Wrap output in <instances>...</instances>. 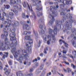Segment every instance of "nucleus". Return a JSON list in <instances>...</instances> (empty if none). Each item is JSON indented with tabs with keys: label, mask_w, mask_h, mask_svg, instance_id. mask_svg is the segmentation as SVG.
<instances>
[{
	"label": "nucleus",
	"mask_w": 76,
	"mask_h": 76,
	"mask_svg": "<svg viewBox=\"0 0 76 76\" xmlns=\"http://www.w3.org/2000/svg\"><path fill=\"white\" fill-rule=\"evenodd\" d=\"M15 28L12 29V32L10 34V37H11L10 40L12 41L11 44H12V45L16 47V46L18 45V42L15 39Z\"/></svg>",
	"instance_id": "nucleus-6"
},
{
	"label": "nucleus",
	"mask_w": 76,
	"mask_h": 76,
	"mask_svg": "<svg viewBox=\"0 0 76 76\" xmlns=\"http://www.w3.org/2000/svg\"><path fill=\"white\" fill-rule=\"evenodd\" d=\"M47 36L46 35H45L43 36V39L44 40H45V41H47L46 40V38H47Z\"/></svg>",
	"instance_id": "nucleus-37"
},
{
	"label": "nucleus",
	"mask_w": 76,
	"mask_h": 76,
	"mask_svg": "<svg viewBox=\"0 0 76 76\" xmlns=\"http://www.w3.org/2000/svg\"><path fill=\"white\" fill-rule=\"evenodd\" d=\"M12 47V53H14L15 54L16 52H17L16 49V47L14 46L13 44H11L10 45V42H7V43H2L0 45V50L2 49V51L4 50H9L10 49V48Z\"/></svg>",
	"instance_id": "nucleus-2"
},
{
	"label": "nucleus",
	"mask_w": 76,
	"mask_h": 76,
	"mask_svg": "<svg viewBox=\"0 0 76 76\" xmlns=\"http://www.w3.org/2000/svg\"><path fill=\"white\" fill-rule=\"evenodd\" d=\"M29 42H28L26 43V46L27 47H28V46H30V47H31V44H32L33 42V41L32 40V39H29Z\"/></svg>",
	"instance_id": "nucleus-11"
},
{
	"label": "nucleus",
	"mask_w": 76,
	"mask_h": 76,
	"mask_svg": "<svg viewBox=\"0 0 76 76\" xmlns=\"http://www.w3.org/2000/svg\"><path fill=\"white\" fill-rule=\"evenodd\" d=\"M18 1L20 2V0H14V1L12 0H10V5H13L15 4H18Z\"/></svg>",
	"instance_id": "nucleus-8"
},
{
	"label": "nucleus",
	"mask_w": 76,
	"mask_h": 76,
	"mask_svg": "<svg viewBox=\"0 0 76 76\" xmlns=\"http://www.w3.org/2000/svg\"><path fill=\"white\" fill-rule=\"evenodd\" d=\"M0 18L1 20H2V21H4V16L1 17Z\"/></svg>",
	"instance_id": "nucleus-36"
},
{
	"label": "nucleus",
	"mask_w": 76,
	"mask_h": 76,
	"mask_svg": "<svg viewBox=\"0 0 76 76\" xmlns=\"http://www.w3.org/2000/svg\"><path fill=\"white\" fill-rule=\"evenodd\" d=\"M7 19H6V21H4L3 22V23L4 24H6V23H8L7 25L5 26V28H7V26H8V27L10 26V24H12L11 23H10L9 22H7Z\"/></svg>",
	"instance_id": "nucleus-15"
},
{
	"label": "nucleus",
	"mask_w": 76,
	"mask_h": 76,
	"mask_svg": "<svg viewBox=\"0 0 76 76\" xmlns=\"http://www.w3.org/2000/svg\"><path fill=\"white\" fill-rule=\"evenodd\" d=\"M64 71L65 73L67 72V70L65 69H64Z\"/></svg>",
	"instance_id": "nucleus-62"
},
{
	"label": "nucleus",
	"mask_w": 76,
	"mask_h": 76,
	"mask_svg": "<svg viewBox=\"0 0 76 76\" xmlns=\"http://www.w3.org/2000/svg\"><path fill=\"white\" fill-rule=\"evenodd\" d=\"M36 14L37 15V16L38 17H40L41 16H42V12H41L38 11H37L36 12Z\"/></svg>",
	"instance_id": "nucleus-16"
},
{
	"label": "nucleus",
	"mask_w": 76,
	"mask_h": 76,
	"mask_svg": "<svg viewBox=\"0 0 76 76\" xmlns=\"http://www.w3.org/2000/svg\"><path fill=\"white\" fill-rule=\"evenodd\" d=\"M36 10H38V11H41V10H42V7H37L36 8Z\"/></svg>",
	"instance_id": "nucleus-20"
},
{
	"label": "nucleus",
	"mask_w": 76,
	"mask_h": 76,
	"mask_svg": "<svg viewBox=\"0 0 76 76\" xmlns=\"http://www.w3.org/2000/svg\"><path fill=\"white\" fill-rule=\"evenodd\" d=\"M13 12L15 13V15H17V14L18 13V12L17 10H13Z\"/></svg>",
	"instance_id": "nucleus-42"
},
{
	"label": "nucleus",
	"mask_w": 76,
	"mask_h": 76,
	"mask_svg": "<svg viewBox=\"0 0 76 76\" xmlns=\"http://www.w3.org/2000/svg\"><path fill=\"white\" fill-rule=\"evenodd\" d=\"M4 73L6 75H9V74H10V72H9V70H7L4 72Z\"/></svg>",
	"instance_id": "nucleus-25"
},
{
	"label": "nucleus",
	"mask_w": 76,
	"mask_h": 76,
	"mask_svg": "<svg viewBox=\"0 0 76 76\" xmlns=\"http://www.w3.org/2000/svg\"><path fill=\"white\" fill-rule=\"evenodd\" d=\"M4 6L6 9H9V8H10V5H4Z\"/></svg>",
	"instance_id": "nucleus-24"
},
{
	"label": "nucleus",
	"mask_w": 76,
	"mask_h": 76,
	"mask_svg": "<svg viewBox=\"0 0 76 76\" xmlns=\"http://www.w3.org/2000/svg\"><path fill=\"white\" fill-rule=\"evenodd\" d=\"M28 27V25L27 24H24L23 26V29H27V28Z\"/></svg>",
	"instance_id": "nucleus-23"
},
{
	"label": "nucleus",
	"mask_w": 76,
	"mask_h": 76,
	"mask_svg": "<svg viewBox=\"0 0 76 76\" xmlns=\"http://www.w3.org/2000/svg\"><path fill=\"white\" fill-rule=\"evenodd\" d=\"M25 39H27V40H29L31 39L30 37L28 36H26L25 37Z\"/></svg>",
	"instance_id": "nucleus-26"
},
{
	"label": "nucleus",
	"mask_w": 76,
	"mask_h": 76,
	"mask_svg": "<svg viewBox=\"0 0 76 76\" xmlns=\"http://www.w3.org/2000/svg\"><path fill=\"white\" fill-rule=\"evenodd\" d=\"M64 62L67 64V65H69V63L68 62Z\"/></svg>",
	"instance_id": "nucleus-63"
},
{
	"label": "nucleus",
	"mask_w": 76,
	"mask_h": 76,
	"mask_svg": "<svg viewBox=\"0 0 76 76\" xmlns=\"http://www.w3.org/2000/svg\"><path fill=\"white\" fill-rule=\"evenodd\" d=\"M7 55H3V56L2 57L3 58H4V59H5V57H7Z\"/></svg>",
	"instance_id": "nucleus-41"
},
{
	"label": "nucleus",
	"mask_w": 76,
	"mask_h": 76,
	"mask_svg": "<svg viewBox=\"0 0 76 76\" xmlns=\"http://www.w3.org/2000/svg\"><path fill=\"white\" fill-rule=\"evenodd\" d=\"M31 46H30H30H28L27 47H28L27 48V51H28V53H31V48H30L31 47Z\"/></svg>",
	"instance_id": "nucleus-18"
},
{
	"label": "nucleus",
	"mask_w": 76,
	"mask_h": 76,
	"mask_svg": "<svg viewBox=\"0 0 76 76\" xmlns=\"http://www.w3.org/2000/svg\"><path fill=\"white\" fill-rule=\"evenodd\" d=\"M64 22V19H62L61 21H56V25H57V26H58V25H60L62 23H63Z\"/></svg>",
	"instance_id": "nucleus-10"
},
{
	"label": "nucleus",
	"mask_w": 76,
	"mask_h": 76,
	"mask_svg": "<svg viewBox=\"0 0 76 76\" xmlns=\"http://www.w3.org/2000/svg\"><path fill=\"white\" fill-rule=\"evenodd\" d=\"M8 35V32L7 31L6 32H5L4 33V35L3 34H1L2 38V39H4L5 37H7Z\"/></svg>",
	"instance_id": "nucleus-14"
},
{
	"label": "nucleus",
	"mask_w": 76,
	"mask_h": 76,
	"mask_svg": "<svg viewBox=\"0 0 76 76\" xmlns=\"http://www.w3.org/2000/svg\"><path fill=\"white\" fill-rule=\"evenodd\" d=\"M22 18H24V19L26 18V17L25 14L24 13H23L22 14Z\"/></svg>",
	"instance_id": "nucleus-29"
},
{
	"label": "nucleus",
	"mask_w": 76,
	"mask_h": 76,
	"mask_svg": "<svg viewBox=\"0 0 76 76\" xmlns=\"http://www.w3.org/2000/svg\"><path fill=\"white\" fill-rule=\"evenodd\" d=\"M3 66H0V70H2L3 69Z\"/></svg>",
	"instance_id": "nucleus-64"
},
{
	"label": "nucleus",
	"mask_w": 76,
	"mask_h": 76,
	"mask_svg": "<svg viewBox=\"0 0 76 76\" xmlns=\"http://www.w3.org/2000/svg\"><path fill=\"white\" fill-rule=\"evenodd\" d=\"M16 75L18 76V75H19V76H23L24 75L23 74L22 72L21 71H19L16 73Z\"/></svg>",
	"instance_id": "nucleus-12"
},
{
	"label": "nucleus",
	"mask_w": 76,
	"mask_h": 76,
	"mask_svg": "<svg viewBox=\"0 0 76 76\" xmlns=\"http://www.w3.org/2000/svg\"><path fill=\"white\" fill-rule=\"evenodd\" d=\"M6 1V0H1V3H3L5 2Z\"/></svg>",
	"instance_id": "nucleus-56"
},
{
	"label": "nucleus",
	"mask_w": 76,
	"mask_h": 76,
	"mask_svg": "<svg viewBox=\"0 0 76 76\" xmlns=\"http://www.w3.org/2000/svg\"><path fill=\"white\" fill-rule=\"evenodd\" d=\"M61 15H64V12H61L60 13Z\"/></svg>",
	"instance_id": "nucleus-54"
},
{
	"label": "nucleus",
	"mask_w": 76,
	"mask_h": 76,
	"mask_svg": "<svg viewBox=\"0 0 76 76\" xmlns=\"http://www.w3.org/2000/svg\"><path fill=\"white\" fill-rule=\"evenodd\" d=\"M71 3L72 1L70 0L69 1H66V4H71Z\"/></svg>",
	"instance_id": "nucleus-28"
},
{
	"label": "nucleus",
	"mask_w": 76,
	"mask_h": 76,
	"mask_svg": "<svg viewBox=\"0 0 76 76\" xmlns=\"http://www.w3.org/2000/svg\"><path fill=\"white\" fill-rule=\"evenodd\" d=\"M27 8L28 9H29V10L30 11L32 12V14L34 17L35 19H36V16H35V13L34 12H33L32 8V7L31 6V7H30L29 5L28 4V7Z\"/></svg>",
	"instance_id": "nucleus-9"
},
{
	"label": "nucleus",
	"mask_w": 76,
	"mask_h": 76,
	"mask_svg": "<svg viewBox=\"0 0 76 76\" xmlns=\"http://www.w3.org/2000/svg\"><path fill=\"white\" fill-rule=\"evenodd\" d=\"M59 42L60 44L61 45V44H62V42H63V43H64V41H63L62 39H60L59 40Z\"/></svg>",
	"instance_id": "nucleus-30"
},
{
	"label": "nucleus",
	"mask_w": 76,
	"mask_h": 76,
	"mask_svg": "<svg viewBox=\"0 0 76 76\" xmlns=\"http://www.w3.org/2000/svg\"><path fill=\"white\" fill-rule=\"evenodd\" d=\"M24 75L25 76H33V74L32 73L29 74L28 72H26L25 73Z\"/></svg>",
	"instance_id": "nucleus-17"
},
{
	"label": "nucleus",
	"mask_w": 76,
	"mask_h": 76,
	"mask_svg": "<svg viewBox=\"0 0 76 76\" xmlns=\"http://www.w3.org/2000/svg\"><path fill=\"white\" fill-rule=\"evenodd\" d=\"M45 71L43 70L42 72V75H45Z\"/></svg>",
	"instance_id": "nucleus-52"
},
{
	"label": "nucleus",
	"mask_w": 76,
	"mask_h": 76,
	"mask_svg": "<svg viewBox=\"0 0 76 76\" xmlns=\"http://www.w3.org/2000/svg\"><path fill=\"white\" fill-rule=\"evenodd\" d=\"M71 66L72 67H73V69H76V66H75V65L73 64H71Z\"/></svg>",
	"instance_id": "nucleus-40"
},
{
	"label": "nucleus",
	"mask_w": 76,
	"mask_h": 76,
	"mask_svg": "<svg viewBox=\"0 0 76 76\" xmlns=\"http://www.w3.org/2000/svg\"><path fill=\"white\" fill-rule=\"evenodd\" d=\"M44 22V19L40 18L39 20L38 21V23H41V22Z\"/></svg>",
	"instance_id": "nucleus-22"
},
{
	"label": "nucleus",
	"mask_w": 76,
	"mask_h": 76,
	"mask_svg": "<svg viewBox=\"0 0 76 76\" xmlns=\"http://www.w3.org/2000/svg\"><path fill=\"white\" fill-rule=\"evenodd\" d=\"M67 70L69 73L70 72H71V70L69 68H67Z\"/></svg>",
	"instance_id": "nucleus-45"
},
{
	"label": "nucleus",
	"mask_w": 76,
	"mask_h": 76,
	"mask_svg": "<svg viewBox=\"0 0 76 76\" xmlns=\"http://www.w3.org/2000/svg\"><path fill=\"white\" fill-rule=\"evenodd\" d=\"M14 7H16V8H17V9H18V8H19V7H20V9H21V5H19L18 6L16 7V6H14Z\"/></svg>",
	"instance_id": "nucleus-38"
},
{
	"label": "nucleus",
	"mask_w": 76,
	"mask_h": 76,
	"mask_svg": "<svg viewBox=\"0 0 76 76\" xmlns=\"http://www.w3.org/2000/svg\"><path fill=\"white\" fill-rule=\"evenodd\" d=\"M33 71V69L32 68L30 69V72H32Z\"/></svg>",
	"instance_id": "nucleus-57"
},
{
	"label": "nucleus",
	"mask_w": 76,
	"mask_h": 76,
	"mask_svg": "<svg viewBox=\"0 0 76 76\" xmlns=\"http://www.w3.org/2000/svg\"><path fill=\"white\" fill-rule=\"evenodd\" d=\"M56 7H53L52 6L50 7V11L49 12V18L51 19H52V21L53 22L55 21V19L54 18V17H56L57 15V13L56 11H55L56 10ZM54 10L55 11H53Z\"/></svg>",
	"instance_id": "nucleus-5"
},
{
	"label": "nucleus",
	"mask_w": 76,
	"mask_h": 76,
	"mask_svg": "<svg viewBox=\"0 0 76 76\" xmlns=\"http://www.w3.org/2000/svg\"><path fill=\"white\" fill-rule=\"evenodd\" d=\"M37 72L38 73H41V71H40V70H37Z\"/></svg>",
	"instance_id": "nucleus-53"
},
{
	"label": "nucleus",
	"mask_w": 76,
	"mask_h": 76,
	"mask_svg": "<svg viewBox=\"0 0 76 76\" xmlns=\"http://www.w3.org/2000/svg\"><path fill=\"white\" fill-rule=\"evenodd\" d=\"M39 28L40 29H43V26L42 25H40L39 26Z\"/></svg>",
	"instance_id": "nucleus-46"
},
{
	"label": "nucleus",
	"mask_w": 76,
	"mask_h": 76,
	"mask_svg": "<svg viewBox=\"0 0 76 76\" xmlns=\"http://www.w3.org/2000/svg\"><path fill=\"white\" fill-rule=\"evenodd\" d=\"M66 18L67 19L68 18V20H67L65 23V26L66 27L65 29L66 30H69L71 29L72 27V23L73 22V21L72 20V14L69 13L66 15Z\"/></svg>",
	"instance_id": "nucleus-3"
},
{
	"label": "nucleus",
	"mask_w": 76,
	"mask_h": 76,
	"mask_svg": "<svg viewBox=\"0 0 76 76\" xmlns=\"http://www.w3.org/2000/svg\"><path fill=\"white\" fill-rule=\"evenodd\" d=\"M67 53V51L66 50H63V54H66V53Z\"/></svg>",
	"instance_id": "nucleus-43"
},
{
	"label": "nucleus",
	"mask_w": 76,
	"mask_h": 76,
	"mask_svg": "<svg viewBox=\"0 0 76 76\" xmlns=\"http://www.w3.org/2000/svg\"><path fill=\"white\" fill-rule=\"evenodd\" d=\"M69 57H71V58H72L73 60L74 59L73 56L72 55H69Z\"/></svg>",
	"instance_id": "nucleus-55"
},
{
	"label": "nucleus",
	"mask_w": 76,
	"mask_h": 76,
	"mask_svg": "<svg viewBox=\"0 0 76 76\" xmlns=\"http://www.w3.org/2000/svg\"><path fill=\"white\" fill-rule=\"evenodd\" d=\"M62 2L61 3H64V5H66V4H67V1H64L63 0H62Z\"/></svg>",
	"instance_id": "nucleus-31"
},
{
	"label": "nucleus",
	"mask_w": 76,
	"mask_h": 76,
	"mask_svg": "<svg viewBox=\"0 0 76 76\" xmlns=\"http://www.w3.org/2000/svg\"><path fill=\"white\" fill-rule=\"evenodd\" d=\"M36 66L37 67V66H39V64L38 63H36L35 64Z\"/></svg>",
	"instance_id": "nucleus-60"
},
{
	"label": "nucleus",
	"mask_w": 76,
	"mask_h": 76,
	"mask_svg": "<svg viewBox=\"0 0 76 76\" xmlns=\"http://www.w3.org/2000/svg\"><path fill=\"white\" fill-rule=\"evenodd\" d=\"M11 19H12V18L10 17H8L7 18V22L11 23L12 26H17L19 25V22H18L17 21L14 22L12 21Z\"/></svg>",
	"instance_id": "nucleus-7"
},
{
	"label": "nucleus",
	"mask_w": 76,
	"mask_h": 76,
	"mask_svg": "<svg viewBox=\"0 0 76 76\" xmlns=\"http://www.w3.org/2000/svg\"><path fill=\"white\" fill-rule=\"evenodd\" d=\"M72 45L74 46V47H76V42H72Z\"/></svg>",
	"instance_id": "nucleus-33"
},
{
	"label": "nucleus",
	"mask_w": 76,
	"mask_h": 76,
	"mask_svg": "<svg viewBox=\"0 0 76 76\" xmlns=\"http://www.w3.org/2000/svg\"><path fill=\"white\" fill-rule=\"evenodd\" d=\"M64 44H65V45L66 47H67L68 46V44H67L64 41Z\"/></svg>",
	"instance_id": "nucleus-44"
},
{
	"label": "nucleus",
	"mask_w": 76,
	"mask_h": 76,
	"mask_svg": "<svg viewBox=\"0 0 76 76\" xmlns=\"http://www.w3.org/2000/svg\"><path fill=\"white\" fill-rule=\"evenodd\" d=\"M44 65H42L40 66V70H42L44 69Z\"/></svg>",
	"instance_id": "nucleus-39"
},
{
	"label": "nucleus",
	"mask_w": 76,
	"mask_h": 76,
	"mask_svg": "<svg viewBox=\"0 0 76 76\" xmlns=\"http://www.w3.org/2000/svg\"><path fill=\"white\" fill-rule=\"evenodd\" d=\"M49 39V40L48 41L47 44H50V41H51V39Z\"/></svg>",
	"instance_id": "nucleus-47"
},
{
	"label": "nucleus",
	"mask_w": 76,
	"mask_h": 76,
	"mask_svg": "<svg viewBox=\"0 0 76 76\" xmlns=\"http://www.w3.org/2000/svg\"><path fill=\"white\" fill-rule=\"evenodd\" d=\"M62 0H58V1L59 3H62V2H63V1H62Z\"/></svg>",
	"instance_id": "nucleus-58"
},
{
	"label": "nucleus",
	"mask_w": 76,
	"mask_h": 76,
	"mask_svg": "<svg viewBox=\"0 0 76 76\" xmlns=\"http://www.w3.org/2000/svg\"><path fill=\"white\" fill-rule=\"evenodd\" d=\"M37 61V58H36L35 59L33 60V61H32V62L33 63H34V62H35V61Z\"/></svg>",
	"instance_id": "nucleus-49"
},
{
	"label": "nucleus",
	"mask_w": 76,
	"mask_h": 76,
	"mask_svg": "<svg viewBox=\"0 0 76 76\" xmlns=\"http://www.w3.org/2000/svg\"><path fill=\"white\" fill-rule=\"evenodd\" d=\"M57 28L56 26H55L54 27V31L53 30H52L51 28H49V34L50 35H51L50 36L48 35V39H51V38H53V41L52 42H55V41L56 40L54 34V35H57Z\"/></svg>",
	"instance_id": "nucleus-4"
},
{
	"label": "nucleus",
	"mask_w": 76,
	"mask_h": 76,
	"mask_svg": "<svg viewBox=\"0 0 76 76\" xmlns=\"http://www.w3.org/2000/svg\"><path fill=\"white\" fill-rule=\"evenodd\" d=\"M2 15L3 16H5L6 15V13H5L4 12H3Z\"/></svg>",
	"instance_id": "nucleus-50"
},
{
	"label": "nucleus",
	"mask_w": 76,
	"mask_h": 76,
	"mask_svg": "<svg viewBox=\"0 0 76 76\" xmlns=\"http://www.w3.org/2000/svg\"><path fill=\"white\" fill-rule=\"evenodd\" d=\"M9 63L10 65H12V61H9Z\"/></svg>",
	"instance_id": "nucleus-48"
},
{
	"label": "nucleus",
	"mask_w": 76,
	"mask_h": 76,
	"mask_svg": "<svg viewBox=\"0 0 76 76\" xmlns=\"http://www.w3.org/2000/svg\"><path fill=\"white\" fill-rule=\"evenodd\" d=\"M9 15L11 17H12L14 15V14L12 12H9Z\"/></svg>",
	"instance_id": "nucleus-34"
},
{
	"label": "nucleus",
	"mask_w": 76,
	"mask_h": 76,
	"mask_svg": "<svg viewBox=\"0 0 76 76\" xmlns=\"http://www.w3.org/2000/svg\"><path fill=\"white\" fill-rule=\"evenodd\" d=\"M22 52L23 53V54L20 55L19 58H18V56L19 54V51L15 52V54H14V57L15 58H16L17 60L19 61L20 63H22V61L23 60V57H24L25 60L23 62L24 64L26 65V63L28 62V58L29 57L28 55L27 54V50H22Z\"/></svg>",
	"instance_id": "nucleus-1"
},
{
	"label": "nucleus",
	"mask_w": 76,
	"mask_h": 76,
	"mask_svg": "<svg viewBox=\"0 0 76 76\" xmlns=\"http://www.w3.org/2000/svg\"><path fill=\"white\" fill-rule=\"evenodd\" d=\"M31 62H29L28 63V66H30V65H31Z\"/></svg>",
	"instance_id": "nucleus-61"
},
{
	"label": "nucleus",
	"mask_w": 76,
	"mask_h": 76,
	"mask_svg": "<svg viewBox=\"0 0 76 76\" xmlns=\"http://www.w3.org/2000/svg\"><path fill=\"white\" fill-rule=\"evenodd\" d=\"M24 34H25V35H27V34H28V32H27V31H25L24 32Z\"/></svg>",
	"instance_id": "nucleus-59"
},
{
	"label": "nucleus",
	"mask_w": 76,
	"mask_h": 76,
	"mask_svg": "<svg viewBox=\"0 0 76 76\" xmlns=\"http://www.w3.org/2000/svg\"><path fill=\"white\" fill-rule=\"evenodd\" d=\"M48 48L46 47L45 49H44V53H45V54H47V51H48Z\"/></svg>",
	"instance_id": "nucleus-27"
},
{
	"label": "nucleus",
	"mask_w": 76,
	"mask_h": 76,
	"mask_svg": "<svg viewBox=\"0 0 76 76\" xmlns=\"http://www.w3.org/2000/svg\"><path fill=\"white\" fill-rule=\"evenodd\" d=\"M1 10L2 11H4V10H5V8L4 7H2L1 8Z\"/></svg>",
	"instance_id": "nucleus-51"
},
{
	"label": "nucleus",
	"mask_w": 76,
	"mask_h": 76,
	"mask_svg": "<svg viewBox=\"0 0 76 76\" xmlns=\"http://www.w3.org/2000/svg\"><path fill=\"white\" fill-rule=\"evenodd\" d=\"M7 37H6L5 38V44H6V43H7L8 42H9L8 41H7Z\"/></svg>",
	"instance_id": "nucleus-35"
},
{
	"label": "nucleus",
	"mask_w": 76,
	"mask_h": 76,
	"mask_svg": "<svg viewBox=\"0 0 76 76\" xmlns=\"http://www.w3.org/2000/svg\"><path fill=\"white\" fill-rule=\"evenodd\" d=\"M41 1H39L37 3V4L36 5V7H42V5L40 4H39V3H41Z\"/></svg>",
	"instance_id": "nucleus-19"
},
{
	"label": "nucleus",
	"mask_w": 76,
	"mask_h": 76,
	"mask_svg": "<svg viewBox=\"0 0 76 76\" xmlns=\"http://www.w3.org/2000/svg\"><path fill=\"white\" fill-rule=\"evenodd\" d=\"M34 32L35 35V39L37 41L38 40V33L37 31H35L34 30Z\"/></svg>",
	"instance_id": "nucleus-13"
},
{
	"label": "nucleus",
	"mask_w": 76,
	"mask_h": 76,
	"mask_svg": "<svg viewBox=\"0 0 76 76\" xmlns=\"http://www.w3.org/2000/svg\"><path fill=\"white\" fill-rule=\"evenodd\" d=\"M54 23L53 21L52 20H50L49 22V26H52V25H53Z\"/></svg>",
	"instance_id": "nucleus-21"
},
{
	"label": "nucleus",
	"mask_w": 76,
	"mask_h": 76,
	"mask_svg": "<svg viewBox=\"0 0 76 76\" xmlns=\"http://www.w3.org/2000/svg\"><path fill=\"white\" fill-rule=\"evenodd\" d=\"M40 34H44V30H42L40 32Z\"/></svg>",
	"instance_id": "nucleus-32"
}]
</instances>
